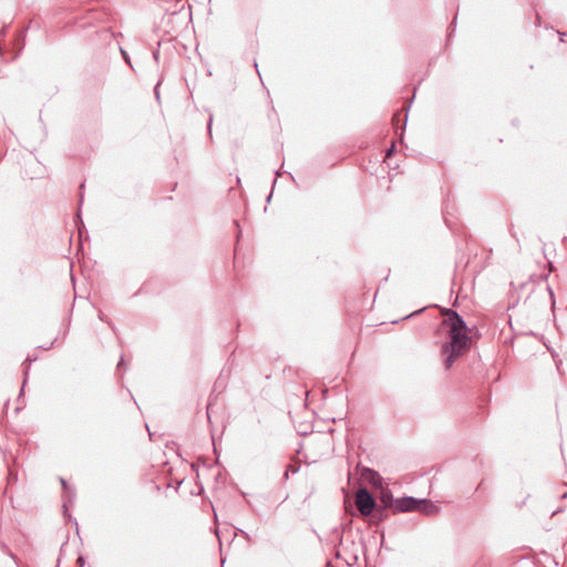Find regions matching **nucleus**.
I'll use <instances>...</instances> for the list:
<instances>
[{
  "mask_svg": "<svg viewBox=\"0 0 567 567\" xmlns=\"http://www.w3.org/2000/svg\"><path fill=\"white\" fill-rule=\"evenodd\" d=\"M154 59L157 60L158 59V52H155L154 53Z\"/></svg>",
  "mask_w": 567,
  "mask_h": 567,
  "instance_id": "obj_10",
  "label": "nucleus"
},
{
  "mask_svg": "<svg viewBox=\"0 0 567 567\" xmlns=\"http://www.w3.org/2000/svg\"><path fill=\"white\" fill-rule=\"evenodd\" d=\"M442 327L446 328L449 341L442 346L445 369H451L453 363L463 355L470 347L467 326L463 318L454 310L446 309Z\"/></svg>",
  "mask_w": 567,
  "mask_h": 567,
  "instance_id": "obj_1",
  "label": "nucleus"
},
{
  "mask_svg": "<svg viewBox=\"0 0 567 567\" xmlns=\"http://www.w3.org/2000/svg\"><path fill=\"white\" fill-rule=\"evenodd\" d=\"M371 482L373 484H379L381 483V477L375 473V472H372V478H371Z\"/></svg>",
  "mask_w": 567,
  "mask_h": 567,
  "instance_id": "obj_5",
  "label": "nucleus"
},
{
  "mask_svg": "<svg viewBox=\"0 0 567 567\" xmlns=\"http://www.w3.org/2000/svg\"><path fill=\"white\" fill-rule=\"evenodd\" d=\"M290 472L297 473V470L290 466Z\"/></svg>",
  "mask_w": 567,
  "mask_h": 567,
  "instance_id": "obj_12",
  "label": "nucleus"
},
{
  "mask_svg": "<svg viewBox=\"0 0 567 567\" xmlns=\"http://www.w3.org/2000/svg\"><path fill=\"white\" fill-rule=\"evenodd\" d=\"M60 481H61L63 488L66 491L68 489L66 481L64 478H61Z\"/></svg>",
  "mask_w": 567,
  "mask_h": 567,
  "instance_id": "obj_6",
  "label": "nucleus"
},
{
  "mask_svg": "<svg viewBox=\"0 0 567 567\" xmlns=\"http://www.w3.org/2000/svg\"><path fill=\"white\" fill-rule=\"evenodd\" d=\"M290 472L297 473V470L290 466Z\"/></svg>",
  "mask_w": 567,
  "mask_h": 567,
  "instance_id": "obj_11",
  "label": "nucleus"
},
{
  "mask_svg": "<svg viewBox=\"0 0 567 567\" xmlns=\"http://www.w3.org/2000/svg\"><path fill=\"white\" fill-rule=\"evenodd\" d=\"M123 365V359L120 360L117 368H121Z\"/></svg>",
  "mask_w": 567,
  "mask_h": 567,
  "instance_id": "obj_9",
  "label": "nucleus"
},
{
  "mask_svg": "<svg viewBox=\"0 0 567 567\" xmlns=\"http://www.w3.org/2000/svg\"><path fill=\"white\" fill-rule=\"evenodd\" d=\"M393 150H394V146H392L390 150H388L386 157L390 156L393 153Z\"/></svg>",
  "mask_w": 567,
  "mask_h": 567,
  "instance_id": "obj_7",
  "label": "nucleus"
},
{
  "mask_svg": "<svg viewBox=\"0 0 567 567\" xmlns=\"http://www.w3.org/2000/svg\"><path fill=\"white\" fill-rule=\"evenodd\" d=\"M355 506L363 516H368L372 513L375 507V501L367 488L358 489L355 494Z\"/></svg>",
  "mask_w": 567,
  "mask_h": 567,
  "instance_id": "obj_2",
  "label": "nucleus"
},
{
  "mask_svg": "<svg viewBox=\"0 0 567 567\" xmlns=\"http://www.w3.org/2000/svg\"><path fill=\"white\" fill-rule=\"evenodd\" d=\"M122 54H123L124 59L126 60V62H128V59L126 58L125 51L122 50Z\"/></svg>",
  "mask_w": 567,
  "mask_h": 567,
  "instance_id": "obj_8",
  "label": "nucleus"
},
{
  "mask_svg": "<svg viewBox=\"0 0 567 567\" xmlns=\"http://www.w3.org/2000/svg\"><path fill=\"white\" fill-rule=\"evenodd\" d=\"M416 511L424 513L426 515H433L437 513L439 507L431 502L422 499Z\"/></svg>",
  "mask_w": 567,
  "mask_h": 567,
  "instance_id": "obj_4",
  "label": "nucleus"
},
{
  "mask_svg": "<svg viewBox=\"0 0 567 567\" xmlns=\"http://www.w3.org/2000/svg\"><path fill=\"white\" fill-rule=\"evenodd\" d=\"M420 502L414 497H402L395 502L394 509L398 512H413L420 506Z\"/></svg>",
  "mask_w": 567,
  "mask_h": 567,
  "instance_id": "obj_3",
  "label": "nucleus"
}]
</instances>
